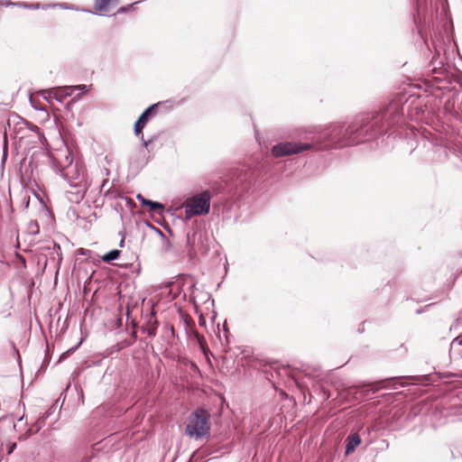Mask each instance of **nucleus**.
Returning <instances> with one entry per match:
<instances>
[{
    "instance_id": "f257e3e1",
    "label": "nucleus",
    "mask_w": 462,
    "mask_h": 462,
    "mask_svg": "<svg viewBox=\"0 0 462 462\" xmlns=\"http://www.w3.org/2000/svg\"><path fill=\"white\" fill-rule=\"evenodd\" d=\"M209 414L204 410H198L191 413L187 420L186 434L190 438L199 439L208 434Z\"/></svg>"
},
{
    "instance_id": "f03ea898",
    "label": "nucleus",
    "mask_w": 462,
    "mask_h": 462,
    "mask_svg": "<svg viewBox=\"0 0 462 462\" xmlns=\"http://www.w3.org/2000/svg\"><path fill=\"white\" fill-rule=\"evenodd\" d=\"M210 207V195L204 191L197 196L189 199L185 203V214L187 217L196 215L207 214Z\"/></svg>"
},
{
    "instance_id": "7ed1b4c3",
    "label": "nucleus",
    "mask_w": 462,
    "mask_h": 462,
    "mask_svg": "<svg viewBox=\"0 0 462 462\" xmlns=\"http://www.w3.org/2000/svg\"><path fill=\"white\" fill-rule=\"evenodd\" d=\"M68 178L70 186L78 188L77 190V200L83 199L84 194L87 190V185L83 183L84 180V169L79 164L70 166L64 173Z\"/></svg>"
},
{
    "instance_id": "20e7f679",
    "label": "nucleus",
    "mask_w": 462,
    "mask_h": 462,
    "mask_svg": "<svg viewBox=\"0 0 462 462\" xmlns=\"http://www.w3.org/2000/svg\"><path fill=\"white\" fill-rule=\"evenodd\" d=\"M312 148L310 143H298L292 142L281 143L274 145L272 149V153L274 157H282L291 154L300 153Z\"/></svg>"
},
{
    "instance_id": "39448f33",
    "label": "nucleus",
    "mask_w": 462,
    "mask_h": 462,
    "mask_svg": "<svg viewBox=\"0 0 462 462\" xmlns=\"http://www.w3.org/2000/svg\"><path fill=\"white\" fill-rule=\"evenodd\" d=\"M88 88L89 87L86 85L56 88L44 91L42 97L47 100L54 98L59 102H62L66 97L71 96L74 90H84L87 92L88 91Z\"/></svg>"
},
{
    "instance_id": "423d86ee",
    "label": "nucleus",
    "mask_w": 462,
    "mask_h": 462,
    "mask_svg": "<svg viewBox=\"0 0 462 462\" xmlns=\"http://www.w3.org/2000/svg\"><path fill=\"white\" fill-rule=\"evenodd\" d=\"M157 106V105H152L150 107H148L139 117V119L136 121L134 125V132L136 135H139L142 132L143 128L144 127L148 117L152 114V112L154 110V108Z\"/></svg>"
},
{
    "instance_id": "0eeeda50",
    "label": "nucleus",
    "mask_w": 462,
    "mask_h": 462,
    "mask_svg": "<svg viewBox=\"0 0 462 462\" xmlns=\"http://www.w3.org/2000/svg\"><path fill=\"white\" fill-rule=\"evenodd\" d=\"M361 443V439L357 434H351L346 439V455H349Z\"/></svg>"
},
{
    "instance_id": "6e6552de",
    "label": "nucleus",
    "mask_w": 462,
    "mask_h": 462,
    "mask_svg": "<svg viewBox=\"0 0 462 462\" xmlns=\"http://www.w3.org/2000/svg\"><path fill=\"white\" fill-rule=\"evenodd\" d=\"M25 425H26V422L23 420V417H21L14 424V430L21 434L19 439H26L31 434V430L23 431Z\"/></svg>"
},
{
    "instance_id": "1a4fd4ad",
    "label": "nucleus",
    "mask_w": 462,
    "mask_h": 462,
    "mask_svg": "<svg viewBox=\"0 0 462 462\" xmlns=\"http://www.w3.org/2000/svg\"><path fill=\"white\" fill-rule=\"evenodd\" d=\"M116 1V0H96L95 7L97 11H106L109 5Z\"/></svg>"
},
{
    "instance_id": "9d476101",
    "label": "nucleus",
    "mask_w": 462,
    "mask_h": 462,
    "mask_svg": "<svg viewBox=\"0 0 462 462\" xmlns=\"http://www.w3.org/2000/svg\"><path fill=\"white\" fill-rule=\"evenodd\" d=\"M120 255V251L119 250H112L110 252H108L107 254H104L102 256V260L106 263H109L113 260H116Z\"/></svg>"
},
{
    "instance_id": "9b49d317",
    "label": "nucleus",
    "mask_w": 462,
    "mask_h": 462,
    "mask_svg": "<svg viewBox=\"0 0 462 462\" xmlns=\"http://www.w3.org/2000/svg\"><path fill=\"white\" fill-rule=\"evenodd\" d=\"M147 206L150 208L151 211H156V210L161 209V208H163V206L161 203L154 202V201H152V200L149 201Z\"/></svg>"
},
{
    "instance_id": "f8f14e48",
    "label": "nucleus",
    "mask_w": 462,
    "mask_h": 462,
    "mask_svg": "<svg viewBox=\"0 0 462 462\" xmlns=\"http://www.w3.org/2000/svg\"><path fill=\"white\" fill-rule=\"evenodd\" d=\"M136 199H138V201H140L143 205L144 206H147L149 201L148 199H144L142 195H137L136 196Z\"/></svg>"
},
{
    "instance_id": "ddd939ff",
    "label": "nucleus",
    "mask_w": 462,
    "mask_h": 462,
    "mask_svg": "<svg viewBox=\"0 0 462 462\" xmlns=\"http://www.w3.org/2000/svg\"><path fill=\"white\" fill-rule=\"evenodd\" d=\"M351 143H352V142H345L343 143H340V144L337 145V147H341V146L348 145V144H351Z\"/></svg>"
},
{
    "instance_id": "4468645a",
    "label": "nucleus",
    "mask_w": 462,
    "mask_h": 462,
    "mask_svg": "<svg viewBox=\"0 0 462 462\" xmlns=\"http://www.w3.org/2000/svg\"><path fill=\"white\" fill-rule=\"evenodd\" d=\"M198 456H199V454H194V455L191 457V460H192V461L197 460Z\"/></svg>"
},
{
    "instance_id": "2eb2a0df",
    "label": "nucleus",
    "mask_w": 462,
    "mask_h": 462,
    "mask_svg": "<svg viewBox=\"0 0 462 462\" xmlns=\"http://www.w3.org/2000/svg\"><path fill=\"white\" fill-rule=\"evenodd\" d=\"M34 8H39V4L33 5Z\"/></svg>"
}]
</instances>
